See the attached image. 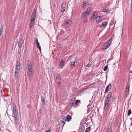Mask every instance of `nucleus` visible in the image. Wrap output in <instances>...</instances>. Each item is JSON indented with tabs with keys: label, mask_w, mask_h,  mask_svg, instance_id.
<instances>
[{
	"label": "nucleus",
	"mask_w": 132,
	"mask_h": 132,
	"mask_svg": "<svg viewBox=\"0 0 132 132\" xmlns=\"http://www.w3.org/2000/svg\"><path fill=\"white\" fill-rule=\"evenodd\" d=\"M13 112L14 116H12L13 117L15 118L14 122L15 125L19 124V119L18 115V112L15 103L13 105Z\"/></svg>",
	"instance_id": "f257e3e1"
},
{
	"label": "nucleus",
	"mask_w": 132,
	"mask_h": 132,
	"mask_svg": "<svg viewBox=\"0 0 132 132\" xmlns=\"http://www.w3.org/2000/svg\"><path fill=\"white\" fill-rule=\"evenodd\" d=\"M110 98L106 97L104 103V111H105L108 109L109 106V103L110 102Z\"/></svg>",
	"instance_id": "f03ea898"
},
{
	"label": "nucleus",
	"mask_w": 132,
	"mask_h": 132,
	"mask_svg": "<svg viewBox=\"0 0 132 132\" xmlns=\"http://www.w3.org/2000/svg\"><path fill=\"white\" fill-rule=\"evenodd\" d=\"M20 59H18L16 61V71H18L20 68Z\"/></svg>",
	"instance_id": "7ed1b4c3"
},
{
	"label": "nucleus",
	"mask_w": 132,
	"mask_h": 132,
	"mask_svg": "<svg viewBox=\"0 0 132 132\" xmlns=\"http://www.w3.org/2000/svg\"><path fill=\"white\" fill-rule=\"evenodd\" d=\"M61 79L60 76L59 74H57L55 80V82L58 85H59L61 84Z\"/></svg>",
	"instance_id": "20e7f679"
},
{
	"label": "nucleus",
	"mask_w": 132,
	"mask_h": 132,
	"mask_svg": "<svg viewBox=\"0 0 132 132\" xmlns=\"http://www.w3.org/2000/svg\"><path fill=\"white\" fill-rule=\"evenodd\" d=\"M27 68L28 70V71L33 70L32 64L30 61H27Z\"/></svg>",
	"instance_id": "39448f33"
},
{
	"label": "nucleus",
	"mask_w": 132,
	"mask_h": 132,
	"mask_svg": "<svg viewBox=\"0 0 132 132\" xmlns=\"http://www.w3.org/2000/svg\"><path fill=\"white\" fill-rule=\"evenodd\" d=\"M112 42V39L111 38L108 42L104 44V47H105L104 49H107L110 45Z\"/></svg>",
	"instance_id": "423d86ee"
},
{
	"label": "nucleus",
	"mask_w": 132,
	"mask_h": 132,
	"mask_svg": "<svg viewBox=\"0 0 132 132\" xmlns=\"http://www.w3.org/2000/svg\"><path fill=\"white\" fill-rule=\"evenodd\" d=\"M102 17L101 16H98L95 18V19L97 22L98 23H100V22H102L103 20V19H102Z\"/></svg>",
	"instance_id": "0eeeda50"
},
{
	"label": "nucleus",
	"mask_w": 132,
	"mask_h": 132,
	"mask_svg": "<svg viewBox=\"0 0 132 132\" xmlns=\"http://www.w3.org/2000/svg\"><path fill=\"white\" fill-rule=\"evenodd\" d=\"M75 97H72L71 99V100L70 102V106L71 107L74 106L75 104Z\"/></svg>",
	"instance_id": "6e6552de"
},
{
	"label": "nucleus",
	"mask_w": 132,
	"mask_h": 132,
	"mask_svg": "<svg viewBox=\"0 0 132 132\" xmlns=\"http://www.w3.org/2000/svg\"><path fill=\"white\" fill-rule=\"evenodd\" d=\"M65 2H63L62 4L61 7V11L63 12L64 11L65 8Z\"/></svg>",
	"instance_id": "1a4fd4ad"
},
{
	"label": "nucleus",
	"mask_w": 132,
	"mask_h": 132,
	"mask_svg": "<svg viewBox=\"0 0 132 132\" xmlns=\"http://www.w3.org/2000/svg\"><path fill=\"white\" fill-rule=\"evenodd\" d=\"M76 59L72 58L70 62V64L72 67H73L75 66V61H76Z\"/></svg>",
	"instance_id": "9d476101"
},
{
	"label": "nucleus",
	"mask_w": 132,
	"mask_h": 132,
	"mask_svg": "<svg viewBox=\"0 0 132 132\" xmlns=\"http://www.w3.org/2000/svg\"><path fill=\"white\" fill-rule=\"evenodd\" d=\"M71 23L72 21L70 19H69L65 22V24L67 26L69 27L71 24Z\"/></svg>",
	"instance_id": "9b49d317"
},
{
	"label": "nucleus",
	"mask_w": 132,
	"mask_h": 132,
	"mask_svg": "<svg viewBox=\"0 0 132 132\" xmlns=\"http://www.w3.org/2000/svg\"><path fill=\"white\" fill-rule=\"evenodd\" d=\"M111 88V84H110L106 87L105 91V93L108 92Z\"/></svg>",
	"instance_id": "f8f14e48"
},
{
	"label": "nucleus",
	"mask_w": 132,
	"mask_h": 132,
	"mask_svg": "<svg viewBox=\"0 0 132 132\" xmlns=\"http://www.w3.org/2000/svg\"><path fill=\"white\" fill-rule=\"evenodd\" d=\"M24 41L22 38H21L19 40L18 43L19 47H21L23 44V43Z\"/></svg>",
	"instance_id": "ddd939ff"
},
{
	"label": "nucleus",
	"mask_w": 132,
	"mask_h": 132,
	"mask_svg": "<svg viewBox=\"0 0 132 132\" xmlns=\"http://www.w3.org/2000/svg\"><path fill=\"white\" fill-rule=\"evenodd\" d=\"M66 121V118L65 117L63 118L62 119L61 121L60 122V124L61 125L64 126Z\"/></svg>",
	"instance_id": "4468645a"
},
{
	"label": "nucleus",
	"mask_w": 132,
	"mask_h": 132,
	"mask_svg": "<svg viewBox=\"0 0 132 132\" xmlns=\"http://www.w3.org/2000/svg\"><path fill=\"white\" fill-rule=\"evenodd\" d=\"M35 42H37V44H36L37 46V47L39 49V51L41 52V48L39 45V42H38V40L37 38H36V40L35 41Z\"/></svg>",
	"instance_id": "2eb2a0df"
},
{
	"label": "nucleus",
	"mask_w": 132,
	"mask_h": 132,
	"mask_svg": "<svg viewBox=\"0 0 132 132\" xmlns=\"http://www.w3.org/2000/svg\"><path fill=\"white\" fill-rule=\"evenodd\" d=\"M107 25L106 22L103 21L102 22V24L101 26H100V27L101 28H105Z\"/></svg>",
	"instance_id": "dca6fc26"
},
{
	"label": "nucleus",
	"mask_w": 132,
	"mask_h": 132,
	"mask_svg": "<svg viewBox=\"0 0 132 132\" xmlns=\"http://www.w3.org/2000/svg\"><path fill=\"white\" fill-rule=\"evenodd\" d=\"M33 70L29 71H28V75L30 78H31L33 77Z\"/></svg>",
	"instance_id": "f3484780"
},
{
	"label": "nucleus",
	"mask_w": 132,
	"mask_h": 132,
	"mask_svg": "<svg viewBox=\"0 0 132 132\" xmlns=\"http://www.w3.org/2000/svg\"><path fill=\"white\" fill-rule=\"evenodd\" d=\"M129 87L127 86L126 87V88L125 90V94L126 95H128L129 94Z\"/></svg>",
	"instance_id": "a211bd4d"
},
{
	"label": "nucleus",
	"mask_w": 132,
	"mask_h": 132,
	"mask_svg": "<svg viewBox=\"0 0 132 132\" xmlns=\"http://www.w3.org/2000/svg\"><path fill=\"white\" fill-rule=\"evenodd\" d=\"M64 66V62L63 61L60 62L59 64V66L61 68H62Z\"/></svg>",
	"instance_id": "6ab92c4d"
},
{
	"label": "nucleus",
	"mask_w": 132,
	"mask_h": 132,
	"mask_svg": "<svg viewBox=\"0 0 132 132\" xmlns=\"http://www.w3.org/2000/svg\"><path fill=\"white\" fill-rule=\"evenodd\" d=\"M66 118V120L67 122H69L72 119L70 115H68Z\"/></svg>",
	"instance_id": "aec40b11"
},
{
	"label": "nucleus",
	"mask_w": 132,
	"mask_h": 132,
	"mask_svg": "<svg viewBox=\"0 0 132 132\" xmlns=\"http://www.w3.org/2000/svg\"><path fill=\"white\" fill-rule=\"evenodd\" d=\"M82 18L84 22H86L87 20V16L86 15H83L82 14Z\"/></svg>",
	"instance_id": "412c9836"
},
{
	"label": "nucleus",
	"mask_w": 132,
	"mask_h": 132,
	"mask_svg": "<svg viewBox=\"0 0 132 132\" xmlns=\"http://www.w3.org/2000/svg\"><path fill=\"white\" fill-rule=\"evenodd\" d=\"M19 72L18 71H16L15 72V79H16L18 78V76L19 74Z\"/></svg>",
	"instance_id": "4be33fe9"
},
{
	"label": "nucleus",
	"mask_w": 132,
	"mask_h": 132,
	"mask_svg": "<svg viewBox=\"0 0 132 132\" xmlns=\"http://www.w3.org/2000/svg\"><path fill=\"white\" fill-rule=\"evenodd\" d=\"M34 23V21H30V28H32Z\"/></svg>",
	"instance_id": "5701e85b"
},
{
	"label": "nucleus",
	"mask_w": 132,
	"mask_h": 132,
	"mask_svg": "<svg viewBox=\"0 0 132 132\" xmlns=\"http://www.w3.org/2000/svg\"><path fill=\"white\" fill-rule=\"evenodd\" d=\"M90 13L87 11H86L85 12H84L82 13V14L84 15H86L89 14Z\"/></svg>",
	"instance_id": "b1692460"
},
{
	"label": "nucleus",
	"mask_w": 132,
	"mask_h": 132,
	"mask_svg": "<svg viewBox=\"0 0 132 132\" xmlns=\"http://www.w3.org/2000/svg\"><path fill=\"white\" fill-rule=\"evenodd\" d=\"M111 92H109L107 96H106V97L111 98Z\"/></svg>",
	"instance_id": "393cba45"
},
{
	"label": "nucleus",
	"mask_w": 132,
	"mask_h": 132,
	"mask_svg": "<svg viewBox=\"0 0 132 132\" xmlns=\"http://www.w3.org/2000/svg\"><path fill=\"white\" fill-rule=\"evenodd\" d=\"M107 131H112L111 127L110 126L108 127Z\"/></svg>",
	"instance_id": "a878e982"
},
{
	"label": "nucleus",
	"mask_w": 132,
	"mask_h": 132,
	"mask_svg": "<svg viewBox=\"0 0 132 132\" xmlns=\"http://www.w3.org/2000/svg\"><path fill=\"white\" fill-rule=\"evenodd\" d=\"M131 113V111L130 109L128 110V116H129Z\"/></svg>",
	"instance_id": "bb28decb"
},
{
	"label": "nucleus",
	"mask_w": 132,
	"mask_h": 132,
	"mask_svg": "<svg viewBox=\"0 0 132 132\" xmlns=\"http://www.w3.org/2000/svg\"><path fill=\"white\" fill-rule=\"evenodd\" d=\"M90 128V127L87 128L86 129L85 132H88L89 131Z\"/></svg>",
	"instance_id": "cd10ccee"
},
{
	"label": "nucleus",
	"mask_w": 132,
	"mask_h": 132,
	"mask_svg": "<svg viewBox=\"0 0 132 132\" xmlns=\"http://www.w3.org/2000/svg\"><path fill=\"white\" fill-rule=\"evenodd\" d=\"M36 17H33L32 16H31V21H34Z\"/></svg>",
	"instance_id": "c85d7f7f"
},
{
	"label": "nucleus",
	"mask_w": 132,
	"mask_h": 132,
	"mask_svg": "<svg viewBox=\"0 0 132 132\" xmlns=\"http://www.w3.org/2000/svg\"><path fill=\"white\" fill-rule=\"evenodd\" d=\"M91 10V7H88L87 10L86 11H87L88 12L90 13V11Z\"/></svg>",
	"instance_id": "c756f323"
},
{
	"label": "nucleus",
	"mask_w": 132,
	"mask_h": 132,
	"mask_svg": "<svg viewBox=\"0 0 132 132\" xmlns=\"http://www.w3.org/2000/svg\"><path fill=\"white\" fill-rule=\"evenodd\" d=\"M108 68V66L107 65H105L103 69V70H104V71H106L107 70Z\"/></svg>",
	"instance_id": "7c9ffc66"
},
{
	"label": "nucleus",
	"mask_w": 132,
	"mask_h": 132,
	"mask_svg": "<svg viewBox=\"0 0 132 132\" xmlns=\"http://www.w3.org/2000/svg\"><path fill=\"white\" fill-rule=\"evenodd\" d=\"M103 11L104 12H108L109 11V10L106 9H103Z\"/></svg>",
	"instance_id": "2f4dec72"
},
{
	"label": "nucleus",
	"mask_w": 132,
	"mask_h": 132,
	"mask_svg": "<svg viewBox=\"0 0 132 132\" xmlns=\"http://www.w3.org/2000/svg\"><path fill=\"white\" fill-rule=\"evenodd\" d=\"M80 100H77L75 104L76 105H77L78 106L79 105L78 104V103L80 101Z\"/></svg>",
	"instance_id": "473e14b6"
},
{
	"label": "nucleus",
	"mask_w": 132,
	"mask_h": 132,
	"mask_svg": "<svg viewBox=\"0 0 132 132\" xmlns=\"http://www.w3.org/2000/svg\"><path fill=\"white\" fill-rule=\"evenodd\" d=\"M96 11H95L93 14L92 15V17H93V18H94V17L95 16V14H96Z\"/></svg>",
	"instance_id": "72a5a7b5"
},
{
	"label": "nucleus",
	"mask_w": 132,
	"mask_h": 132,
	"mask_svg": "<svg viewBox=\"0 0 132 132\" xmlns=\"http://www.w3.org/2000/svg\"><path fill=\"white\" fill-rule=\"evenodd\" d=\"M36 13H32L31 16H32L33 17H36Z\"/></svg>",
	"instance_id": "f704fd0d"
},
{
	"label": "nucleus",
	"mask_w": 132,
	"mask_h": 132,
	"mask_svg": "<svg viewBox=\"0 0 132 132\" xmlns=\"http://www.w3.org/2000/svg\"><path fill=\"white\" fill-rule=\"evenodd\" d=\"M21 49V47H19L18 48V53H20Z\"/></svg>",
	"instance_id": "c9c22d12"
},
{
	"label": "nucleus",
	"mask_w": 132,
	"mask_h": 132,
	"mask_svg": "<svg viewBox=\"0 0 132 132\" xmlns=\"http://www.w3.org/2000/svg\"><path fill=\"white\" fill-rule=\"evenodd\" d=\"M3 27H4V24H1V26L0 29L3 30Z\"/></svg>",
	"instance_id": "e433bc0d"
},
{
	"label": "nucleus",
	"mask_w": 132,
	"mask_h": 132,
	"mask_svg": "<svg viewBox=\"0 0 132 132\" xmlns=\"http://www.w3.org/2000/svg\"><path fill=\"white\" fill-rule=\"evenodd\" d=\"M41 101L42 102H44V101H45V100H44V98L43 97H41Z\"/></svg>",
	"instance_id": "4c0bfd02"
},
{
	"label": "nucleus",
	"mask_w": 132,
	"mask_h": 132,
	"mask_svg": "<svg viewBox=\"0 0 132 132\" xmlns=\"http://www.w3.org/2000/svg\"><path fill=\"white\" fill-rule=\"evenodd\" d=\"M90 109L89 108H88L87 111V113L88 114V113H89L90 112Z\"/></svg>",
	"instance_id": "58836bf2"
},
{
	"label": "nucleus",
	"mask_w": 132,
	"mask_h": 132,
	"mask_svg": "<svg viewBox=\"0 0 132 132\" xmlns=\"http://www.w3.org/2000/svg\"><path fill=\"white\" fill-rule=\"evenodd\" d=\"M89 61L88 63H89L91 65L92 64V60H91L90 59L89 60Z\"/></svg>",
	"instance_id": "ea45409f"
},
{
	"label": "nucleus",
	"mask_w": 132,
	"mask_h": 132,
	"mask_svg": "<svg viewBox=\"0 0 132 132\" xmlns=\"http://www.w3.org/2000/svg\"><path fill=\"white\" fill-rule=\"evenodd\" d=\"M114 24V22L113 21L111 22L110 23L111 25H113Z\"/></svg>",
	"instance_id": "a19ab883"
},
{
	"label": "nucleus",
	"mask_w": 132,
	"mask_h": 132,
	"mask_svg": "<svg viewBox=\"0 0 132 132\" xmlns=\"http://www.w3.org/2000/svg\"><path fill=\"white\" fill-rule=\"evenodd\" d=\"M36 10L35 9L34 10H33V11L32 12V13H36Z\"/></svg>",
	"instance_id": "79ce46f5"
},
{
	"label": "nucleus",
	"mask_w": 132,
	"mask_h": 132,
	"mask_svg": "<svg viewBox=\"0 0 132 132\" xmlns=\"http://www.w3.org/2000/svg\"><path fill=\"white\" fill-rule=\"evenodd\" d=\"M91 64L88 63L87 65H86L87 67H89L90 66Z\"/></svg>",
	"instance_id": "37998d69"
},
{
	"label": "nucleus",
	"mask_w": 132,
	"mask_h": 132,
	"mask_svg": "<svg viewBox=\"0 0 132 132\" xmlns=\"http://www.w3.org/2000/svg\"><path fill=\"white\" fill-rule=\"evenodd\" d=\"M84 4H83V5H84L86 4V1H84L83 2Z\"/></svg>",
	"instance_id": "c03bdc74"
},
{
	"label": "nucleus",
	"mask_w": 132,
	"mask_h": 132,
	"mask_svg": "<svg viewBox=\"0 0 132 132\" xmlns=\"http://www.w3.org/2000/svg\"><path fill=\"white\" fill-rule=\"evenodd\" d=\"M3 30L0 29V32H3Z\"/></svg>",
	"instance_id": "a18cd8bd"
},
{
	"label": "nucleus",
	"mask_w": 132,
	"mask_h": 132,
	"mask_svg": "<svg viewBox=\"0 0 132 132\" xmlns=\"http://www.w3.org/2000/svg\"><path fill=\"white\" fill-rule=\"evenodd\" d=\"M2 33L3 32H0V36H1L2 35Z\"/></svg>",
	"instance_id": "49530a36"
},
{
	"label": "nucleus",
	"mask_w": 132,
	"mask_h": 132,
	"mask_svg": "<svg viewBox=\"0 0 132 132\" xmlns=\"http://www.w3.org/2000/svg\"><path fill=\"white\" fill-rule=\"evenodd\" d=\"M131 5H132V0H131Z\"/></svg>",
	"instance_id": "de8ad7c7"
},
{
	"label": "nucleus",
	"mask_w": 132,
	"mask_h": 132,
	"mask_svg": "<svg viewBox=\"0 0 132 132\" xmlns=\"http://www.w3.org/2000/svg\"><path fill=\"white\" fill-rule=\"evenodd\" d=\"M131 10L132 11V5H131Z\"/></svg>",
	"instance_id": "09e8293b"
},
{
	"label": "nucleus",
	"mask_w": 132,
	"mask_h": 132,
	"mask_svg": "<svg viewBox=\"0 0 132 132\" xmlns=\"http://www.w3.org/2000/svg\"><path fill=\"white\" fill-rule=\"evenodd\" d=\"M107 132H112V131H107Z\"/></svg>",
	"instance_id": "8fccbe9b"
},
{
	"label": "nucleus",
	"mask_w": 132,
	"mask_h": 132,
	"mask_svg": "<svg viewBox=\"0 0 132 132\" xmlns=\"http://www.w3.org/2000/svg\"><path fill=\"white\" fill-rule=\"evenodd\" d=\"M46 132H49L48 131H46Z\"/></svg>",
	"instance_id": "3c124183"
},
{
	"label": "nucleus",
	"mask_w": 132,
	"mask_h": 132,
	"mask_svg": "<svg viewBox=\"0 0 132 132\" xmlns=\"http://www.w3.org/2000/svg\"><path fill=\"white\" fill-rule=\"evenodd\" d=\"M130 72L131 73H132V71H130Z\"/></svg>",
	"instance_id": "603ef678"
},
{
	"label": "nucleus",
	"mask_w": 132,
	"mask_h": 132,
	"mask_svg": "<svg viewBox=\"0 0 132 132\" xmlns=\"http://www.w3.org/2000/svg\"><path fill=\"white\" fill-rule=\"evenodd\" d=\"M28 1L29 2L30 1V0H28Z\"/></svg>",
	"instance_id": "864d4df0"
},
{
	"label": "nucleus",
	"mask_w": 132,
	"mask_h": 132,
	"mask_svg": "<svg viewBox=\"0 0 132 132\" xmlns=\"http://www.w3.org/2000/svg\"><path fill=\"white\" fill-rule=\"evenodd\" d=\"M35 43H36V44H37V42H36Z\"/></svg>",
	"instance_id": "5fc2aeb1"
},
{
	"label": "nucleus",
	"mask_w": 132,
	"mask_h": 132,
	"mask_svg": "<svg viewBox=\"0 0 132 132\" xmlns=\"http://www.w3.org/2000/svg\"><path fill=\"white\" fill-rule=\"evenodd\" d=\"M49 131H50L51 130H50V129H49Z\"/></svg>",
	"instance_id": "6e6d98bb"
}]
</instances>
